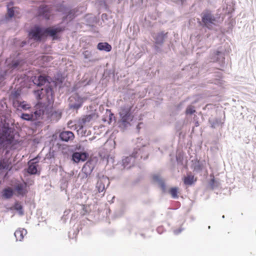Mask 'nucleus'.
I'll use <instances>...</instances> for the list:
<instances>
[{"label":"nucleus","mask_w":256,"mask_h":256,"mask_svg":"<svg viewBox=\"0 0 256 256\" xmlns=\"http://www.w3.org/2000/svg\"><path fill=\"white\" fill-rule=\"evenodd\" d=\"M32 79L34 84L38 86H45L44 88L35 91V95L38 99L40 100L44 98L46 99H50V98L52 97L53 94L52 88L55 86L54 81L43 75L34 76L32 77Z\"/></svg>","instance_id":"nucleus-1"},{"label":"nucleus","mask_w":256,"mask_h":256,"mask_svg":"<svg viewBox=\"0 0 256 256\" xmlns=\"http://www.w3.org/2000/svg\"><path fill=\"white\" fill-rule=\"evenodd\" d=\"M62 28L60 26H54L48 28L46 29L42 28L38 26H34L30 32V36L34 40L38 41L41 40L42 37L45 34L54 37L57 33L62 30Z\"/></svg>","instance_id":"nucleus-2"},{"label":"nucleus","mask_w":256,"mask_h":256,"mask_svg":"<svg viewBox=\"0 0 256 256\" xmlns=\"http://www.w3.org/2000/svg\"><path fill=\"white\" fill-rule=\"evenodd\" d=\"M146 152L147 148L143 146L142 148H139L138 150L134 152L132 155L124 156L120 163L123 168L128 169L131 168L134 164L135 158L138 156L137 154L140 155L141 158H147Z\"/></svg>","instance_id":"nucleus-3"},{"label":"nucleus","mask_w":256,"mask_h":256,"mask_svg":"<svg viewBox=\"0 0 256 256\" xmlns=\"http://www.w3.org/2000/svg\"><path fill=\"white\" fill-rule=\"evenodd\" d=\"M131 106L126 105L122 106L119 111L120 120L118 121L119 126L125 129L130 126V122L132 121L133 116L130 114Z\"/></svg>","instance_id":"nucleus-4"},{"label":"nucleus","mask_w":256,"mask_h":256,"mask_svg":"<svg viewBox=\"0 0 256 256\" xmlns=\"http://www.w3.org/2000/svg\"><path fill=\"white\" fill-rule=\"evenodd\" d=\"M10 60H6V63L8 64V68L4 70L2 73L0 74V80H2L4 76L7 74L12 73L14 70H19L22 66V60H15L10 63Z\"/></svg>","instance_id":"nucleus-5"},{"label":"nucleus","mask_w":256,"mask_h":256,"mask_svg":"<svg viewBox=\"0 0 256 256\" xmlns=\"http://www.w3.org/2000/svg\"><path fill=\"white\" fill-rule=\"evenodd\" d=\"M10 130L8 128H2L0 130V149L10 144L12 136L10 134Z\"/></svg>","instance_id":"nucleus-6"},{"label":"nucleus","mask_w":256,"mask_h":256,"mask_svg":"<svg viewBox=\"0 0 256 256\" xmlns=\"http://www.w3.org/2000/svg\"><path fill=\"white\" fill-rule=\"evenodd\" d=\"M84 98L80 96L78 94H74L71 96L68 99V106L70 110H77L82 107Z\"/></svg>","instance_id":"nucleus-7"},{"label":"nucleus","mask_w":256,"mask_h":256,"mask_svg":"<svg viewBox=\"0 0 256 256\" xmlns=\"http://www.w3.org/2000/svg\"><path fill=\"white\" fill-rule=\"evenodd\" d=\"M97 177L98 182L96 188L99 192H104L106 184L108 186L110 184L109 179L106 176L100 174H98Z\"/></svg>","instance_id":"nucleus-8"},{"label":"nucleus","mask_w":256,"mask_h":256,"mask_svg":"<svg viewBox=\"0 0 256 256\" xmlns=\"http://www.w3.org/2000/svg\"><path fill=\"white\" fill-rule=\"evenodd\" d=\"M202 22L204 26L209 29H212L213 26L216 24V20L210 12H206L202 13Z\"/></svg>","instance_id":"nucleus-9"},{"label":"nucleus","mask_w":256,"mask_h":256,"mask_svg":"<svg viewBox=\"0 0 256 256\" xmlns=\"http://www.w3.org/2000/svg\"><path fill=\"white\" fill-rule=\"evenodd\" d=\"M95 167V162L93 160L88 161L82 168V172L84 174L83 178H86L90 176Z\"/></svg>","instance_id":"nucleus-10"},{"label":"nucleus","mask_w":256,"mask_h":256,"mask_svg":"<svg viewBox=\"0 0 256 256\" xmlns=\"http://www.w3.org/2000/svg\"><path fill=\"white\" fill-rule=\"evenodd\" d=\"M35 111L33 114L36 120L42 118L46 111V107L42 103H38L36 106Z\"/></svg>","instance_id":"nucleus-11"},{"label":"nucleus","mask_w":256,"mask_h":256,"mask_svg":"<svg viewBox=\"0 0 256 256\" xmlns=\"http://www.w3.org/2000/svg\"><path fill=\"white\" fill-rule=\"evenodd\" d=\"M59 138L62 142H69L73 140L74 136L70 131H62L59 134Z\"/></svg>","instance_id":"nucleus-12"},{"label":"nucleus","mask_w":256,"mask_h":256,"mask_svg":"<svg viewBox=\"0 0 256 256\" xmlns=\"http://www.w3.org/2000/svg\"><path fill=\"white\" fill-rule=\"evenodd\" d=\"M96 118V116L95 114H90L84 116L78 124V127H79L78 132L82 130L84 126L86 125Z\"/></svg>","instance_id":"nucleus-13"},{"label":"nucleus","mask_w":256,"mask_h":256,"mask_svg":"<svg viewBox=\"0 0 256 256\" xmlns=\"http://www.w3.org/2000/svg\"><path fill=\"white\" fill-rule=\"evenodd\" d=\"M88 156L86 152H74L72 155V160L75 162L85 161Z\"/></svg>","instance_id":"nucleus-14"},{"label":"nucleus","mask_w":256,"mask_h":256,"mask_svg":"<svg viewBox=\"0 0 256 256\" xmlns=\"http://www.w3.org/2000/svg\"><path fill=\"white\" fill-rule=\"evenodd\" d=\"M167 32L164 33L163 32L154 34L153 38L155 40L156 44L160 45L162 44L164 42V39L167 38Z\"/></svg>","instance_id":"nucleus-15"},{"label":"nucleus","mask_w":256,"mask_h":256,"mask_svg":"<svg viewBox=\"0 0 256 256\" xmlns=\"http://www.w3.org/2000/svg\"><path fill=\"white\" fill-rule=\"evenodd\" d=\"M14 190L18 195L24 196L26 192V184L25 183L16 184L14 186Z\"/></svg>","instance_id":"nucleus-16"},{"label":"nucleus","mask_w":256,"mask_h":256,"mask_svg":"<svg viewBox=\"0 0 256 256\" xmlns=\"http://www.w3.org/2000/svg\"><path fill=\"white\" fill-rule=\"evenodd\" d=\"M37 161L36 159H33L28 162V172L32 174H36L37 172Z\"/></svg>","instance_id":"nucleus-17"},{"label":"nucleus","mask_w":256,"mask_h":256,"mask_svg":"<svg viewBox=\"0 0 256 256\" xmlns=\"http://www.w3.org/2000/svg\"><path fill=\"white\" fill-rule=\"evenodd\" d=\"M27 234V231L24 228H18L17 230L14 235L16 238V241H22L23 240L24 236H26Z\"/></svg>","instance_id":"nucleus-18"},{"label":"nucleus","mask_w":256,"mask_h":256,"mask_svg":"<svg viewBox=\"0 0 256 256\" xmlns=\"http://www.w3.org/2000/svg\"><path fill=\"white\" fill-rule=\"evenodd\" d=\"M13 105L18 109L22 108L26 110L30 108L29 105L27 104L26 102H22L18 100H14L13 101Z\"/></svg>","instance_id":"nucleus-19"},{"label":"nucleus","mask_w":256,"mask_h":256,"mask_svg":"<svg viewBox=\"0 0 256 256\" xmlns=\"http://www.w3.org/2000/svg\"><path fill=\"white\" fill-rule=\"evenodd\" d=\"M154 182L159 184L163 192H166V187L162 178L159 175H154L153 176Z\"/></svg>","instance_id":"nucleus-20"},{"label":"nucleus","mask_w":256,"mask_h":256,"mask_svg":"<svg viewBox=\"0 0 256 256\" xmlns=\"http://www.w3.org/2000/svg\"><path fill=\"white\" fill-rule=\"evenodd\" d=\"M10 162L6 158H2L0 160V170H10Z\"/></svg>","instance_id":"nucleus-21"},{"label":"nucleus","mask_w":256,"mask_h":256,"mask_svg":"<svg viewBox=\"0 0 256 256\" xmlns=\"http://www.w3.org/2000/svg\"><path fill=\"white\" fill-rule=\"evenodd\" d=\"M209 122L211 125V127L214 128L220 126L222 124L220 118H210L209 119Z\"/></svg>","instance_id":"nucleus-22"},{"label":"nucleus","mask_w":256,"mask_h":256,"mask_svg":"<svg viewBox=\"0 0 256 256\" xmlns=\"http://www.w3.org/2000/svg\"><path fill=\"white\" fill-rule=\"evenodd\" d=\"M14 194V191L10 188H7L3 190L2 192V196L4 198L9 199L11 198Z\"/></svg>","instance_id":"nucleus-23"},{"label":"nucleus","mask_w":256,"mask_h":256,"mask_svg":"<svg viewBox=\"0 0 256 256\" xmlns=\"http://www.w3.org/2000/svg\"><path fill=\"white\" fill-rule=\"evenodd\" d=\"M98 48L100 50H105L106 52H110L112 47L110 45L108 44L106 42H100L98 44L97 46Z\"/></svg>","instance_id":"nucleus-24"},{"label":"nucleus","mask_w":256,"mask_h":256,"mask_svg":"<svg viewBox=\"0 0 256 256\" xmlns=\"http://www.w3.org/2000/svg\"><path fill=\"white\" fill-rule=\"evenodd\" d=\"M14 208L18 212L20 216H23L24 214L22 206L19 202H17L15 203L14 206Z\"/></svg>","instance_id":"nucleus-25"},{"label":"nucleus","mask_w":256,"mask_h":256,"mask_svg":"<svg viewBox=\"0 0 256 256\" xmlns=\"http://www.w3.org/2000/svg\"><path fill=\"white\" fill-rule=\"evenodd\" d=\"M21 118L24 120H35L33 114H22Z\"/></svg>","instance_id":"nucleus-26"},{"label":"nucleus","mask_w":256,"mask_h":256,"mask_svg":"<svg viewBox=\"0 0 256 256\" xmlns=\"http://www.w3.org/2000/svg\"><path fill=\"white\" fill-rule=\"evenodd\" d=\"M61 115V112L59 111L54 112L52 114V120L57 122L60 118Z\"/></svg>","instance_id":"nucleus-27"},{"label":"nucleus","mask_w":256,"mask_h":256,"mask_svg":"<svg viewBox=\"0 0 256 256\" xmlns=\"http://www.w3.org/2000/svg\"><path fill=\"white\" fill-rule=\"evenodd\" d=\"M169 192L173 198H178V188H171L169 190Z\"/></svg>","instance_id":"nucleus-28"},{"label":"nucleus","mask_w":256,"mask_h":256,"mask_svg":"<svg viewBox=\"0 0 256 256\" xmlns=\"http://www.w3.org/2000/svg\"><path fill=\"white\" fill-rule=\"evenodd\" d=\"M14 15V11L12 8H8V13L6 15V20L11 18Z\"/></svg>","instance_id":"nucleus-29"},{"label":"nucleus","mask_w":256,"mask_h":256,"mask_svg":"<svg viewBox=\"0 0 256 256\" xmlns=\"http://www.w3.org/2000/svg\"><path fill=\"white\" fill-rule=\"evenodd\" d=\"M193 180H194V176H188L184 178V184H192L193 182Z\"/></svg>","instance_id":"nucleus-30"},{"label":"nucleus","mask_w":256,"mask_h":256,"mask_svg":"<svg viewBox=\"0 0 256 256\" xmlns=\"http://www.w3.org/2000/svg\"><path fill=\"white\" fill-rule=\"evenodd\" d=\"M75 11L74 10H70L66 16V18L69 20H71L74 18Z\"/></svg>","instance_id":"nucleus-31"},{"label":"nucleus","mask_w":256,"mask_h":256,"mask_svg":"<svg viewBox=\"0 0 256 256\" xmlns=\"http://www.w3.org/2000/svg\"><path fill=\"white\" fill-rule=\"evenodd\" d=\"M210 185L212 188L218 187L220 183L218 181L215 180L214 178L212 179L210 182Z\"/></svg>","instance_id":"nucleus-32"},{"label":"nucleus","mask_w":256,"mask_h":256,"mask_svg":"<svg viewBox=\"0 0 256 256\" xmlns=\"http://www.w3.org/2000/svg\"><path fill=\"white\" fill-rule=\"evenodd\" d=\"M48 10V8L47 6H40L38 10V13L40 15H44L45 13Z\"/></svg>","instance_id":"nucleus-33"},{"label":"nucleus","mask_w":256,"mask_h":256,"mask_svg":"<svg viewBox=\"0 0 256 256\" xmlns=\"http://www.w3.org/2000/svg\"><path fill=\"white\" fill-rule=\"evenodd\" d=\"M83 56L84 58L86 59L90 58L92 56V52L88 50H86L83 52Z\"/></svg>","instance_id":"nucleus-34"},{"label":"nucleus","mask_w":256,"mask_h":256,"mask_svg":"<svg viewBox=\"0 0 256 256\" xmlns=\"http://www.w3.org/2000/svg\"><path fill=\"white\" fill-rule=\"evenodd\" d=\"M195 112V110L194 108V107L192 106H188L186 110V112L187 114H192Z\"/></svg>","instance_id":"nucleus-35"},{"label":"nucleus","mask_w":256,"mask_h":256,"mask_svg":"<svg viewBox=\"0 0 256 256\" xmlns=\"http://www.w3.org/2000/svg\"><path fill=\"white\" fill-rule=\"evenodd\" d=\"M20 96V92L16 91L12 94V96L14 98V100H18V96Z\"/></svg>","instance_id":"nucleus-36"},{"label":"nucleus","mask_w":256,"mask_h":256,"mask_svg":"<svg viewBox=\"0 0 256 256\" xmlns=\"http://www.w3.org/2000/svg\"><path fill=\"white\" fill-rule=\"evenodd\" d=\"M184 230V228H178V230H174V233L175 234H180L182 230Z\"/></svg>","instance_id":"nucleus-37"},{"label":"nucleus","mask_w":256,"mask_h":256,"mask_svg":"<svg viewBox=\"0 0 256 256\" xmlns=\"http://www.w3.org/2000/svg\"><path fill=\"white\" fill-rule=\"evenodd\" d=\"M222 54V53H221V52H217V55H218V56H220V54Z\"/></svg>","instance_id":"nucleus-38"},{"label":"nucleus","mask_w":256,"mask_h":256,"mask_svg":"<svg viewBox=\"0 0 256 256\" xmlns=\"http://www.w3.org/2000/svg\"><path fill=\"white\" fill-rule=\"evenodd\" d=\"M96 60H94V59H90V61H92V62H94V61H95Z\"/></svg>","instance_id":"nucleus-39"},{"label":"nucleus","mask_w":256,"mask_h":256,"mask_svg":"<svg viewBox=\"0 0 256 256\" xmlns=\"http://www.w3.org/2000/svg\"><path fill=\"white\" fill-rule=\"evenodd\" d=\"M26 44V42H23V44H22V46H24V44Z\"/></svg>","instance_id":"nucleus-40"}]
</instances>
